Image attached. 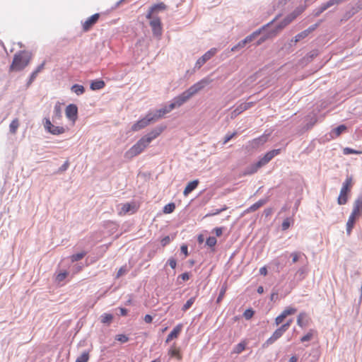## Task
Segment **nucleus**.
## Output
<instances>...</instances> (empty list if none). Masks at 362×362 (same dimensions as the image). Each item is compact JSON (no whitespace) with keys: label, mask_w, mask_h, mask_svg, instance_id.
<instances>
[{"label":"nucleus","mask_w":362,"mask_h":362,"mask_svg":"<svg viewBox=\"0 0 362 362\" xmlns=\"http://www.w3.org/2000/svg\"><path fill=\"white\" fill-rule=\"evenodd\" d=\"M163 129V127H158L141 137L134 145L125 152L124 157L131 160L134 157L141 153L150 144L152 140L157 138L162 133Z\"/></svg>","instance_id":"obj_1"},{"label":"nucleus","mask_w":362,"mask_h":362,"mask_svg":"<svg viewBox=\"0 0 362 362\" xmlns=\"http://www.w3.org/2000/svg\"><path fill=\"white\" fill-rule=\"evenodd\" d=\"M211 79L209 78H204L196 83L193 86H192L187 90L184 91L180 95L175 97L173 99V101L170 104V107L173 110L177 107H180L182 104H184L186 101H187L192 95L198 93L202 88L205 87V86L208 85L211 82Z\"/></svg>","instance_id":"obj_2"},{"label":"nucleus","mask_w":362,"mask_h":362,"mask_svg":"<svg viewBox=\"0 0 362 362\" xmlns=\"http://www.w3.org/2000/svg\"><path fill=\"white\" fill-rule=\"evenodd\" d=\"M362 217V196L358 197L353 203L352 211L346 222V233L350 235L357 220Z\"/></svg>","instance_id":"obj_3"},{"label":"nucleus","mask_w":362,"mask_h":362,"mask_svg":"<svg viewBox=\"0 0 362 362\" xmlns=\"http://www.w3.org/2000/svg\"><path fill=\"white\" fill-rule=\"evenodd\" d=\"M30 59L31 55L26 51H20L16 53L9 67V71L11 72L23 70L28 65Z\"/></svg>","instance_id":"obj_4"},{"label":"nucleus","mask_w":362,"mask_h":362,"mask_svg":"<svg viewBox=\"0 0 362 362\" xmlns=\"http://www.w3.org/2000/svg\"><path fill=\"white\" fill-rule=\"evenodd\" d=\"M354 185V181L351 176L346 177L345 181L343 182L341 188L339 195L337 198V203L339 205L346 204L349 199V194Z\"/></svg>","instance_id":"obj_5"},{"label":"nucleus","mask_w":362,"mask_h":362,"mask_svg":"<svg viewBox=\"0 0 362 362\" xmlns=\"http://www.w3.org/2000/svg\"><path fill=\"white\" fill-rule=\"evenodd\" d=\"M280 153V149H274L267 152L263 158H262L258 162L252 165L250 168L249 173L252 174L257 171L259 168L265 165L268 163L274 156Z\"/></svg>","instance_id":"obj_6"},{"label":"nucleus","mask_w":362,"mask_h":362,"mask_svg":"<svg viewBox=\"0 0 362 362\" xmlns=\"http://www.w3.org/2000/svg\"><path fill=\"white\" fill-rule=\"evenodd\" d=\"M297 15L292 13L287 17H286L276 27V28L269 32L266 37L261 38L257 45H260L262 42H264L267 38H272L276 35V34L284 29L286 25H288L290 23H291L296 18Z\"/></svg>","instance_id":"obj_7"},{"label":"nucleus","mask_w":362,"mask_h":362,"mask_svg":"<svg viewBox=\"0 0 362 362\" xmlns=\"http://www.w3.org/2000/svg\"><path fill=\"white\" fill-rule=\"evenodd\" d=\"M44 127L47 132L53 135H60L66 132L64 127L54 126L48 118L45 119Z\"/></svg>","instance_id":"obj_8"},{"label":"nucleus","mask_w":362,"mask_h":362,"mask_svg":"<svg viewBox=\"0 0 362 362\" xmlns=\"http://www.w3.org/2000/svg\"><path fill=\"white\" fill-rule=\"evenodd\" d=\"M153 118L152 117V114L148 113L146 115L145 117L137 121L135 124H134L132 127V130L133 132H137L144 127H147L151 122H153Z\"/></svg>","instance_id":"obj_9"},{"label":"nucleus","mask_w":362,"mask_h":362,"mask_svg":"<svg viewBox=\"0 0 362 362\" xmlns=\"http://www.w3.org/2000/svg\"><path fill=\"white\" fill-rule=\"evenodd\" d=\"M66 117L71 121L73 124H75L78 118V107L74 104L69 105L65 110Z\"/></svg>","instance_id":"obj_10"},{"label":"nucleus","mask_w":362,"mask_h":362,"mask_svg":"<svg viewBox=\"0 0 362 362\" xmlns=\"http://www.w3.org/2000/svg\"><path fill=\"white\" fill-rule=\"evenodd\" d=\"M297 310L295 308L293 307H286L281 313L278 315L275 318V324L276 325H280L283 322V321L285 320V318L288 315H294L296 313Z\"/></svg>","instance_id":"obj_11"},{"label":"nucleus","mask_w":362,"mask_h":362,"mask_svg":"<svg viewBox=\"0 0 362 362\" xmlns=\"http://www.w3.org/2000/svg\"><path fill=\"white\" fill-rule=\"evenodd\" d=\"M297 310L295 308L293 307H286L281 313L278 315L275 318V324L276 325H280L283 322V321L285 320V318L288 315H294L296 313Z\"/></svg>","instance_id":"obj_12"},{"label":"nucleus","mask_w":362,"mask_h":362,"mask_svg":"<svg viewBox=\"0 0 362 362\" xmlns=\"http://www.w3.org/2000/svg\"><path fill=\"white\" fill-rule=\"evenodd\" d=\"M216 48H211V49H209L203 56L198 59V60L196 62V66L199 69L208 60H209L212 57H214L216 54Z\"/></svg>","instance_id":"obj_13"},{"label":"nucleus","mask_w":362,"mask_h":362,"mask_svg":"<svg viewBox=\"0 0 362 362\" xmlns=\"http://www.w3.org/2000/svg\"><path fill=\"white\" fill-rule=\"evenodd\" d=\"M100 18L99 13H95L88 18H87L83 23H82V28L83 32H88L90 30L92 27L98 22V19Z\"/></svg>","instance_id":"obj_14"},{"label":"nucleus","mask_w":362,"mask_h":362,"mask_svg":"<svg viewBox=\"0 0 362 362\" xmlns=\"http://www.w3.org/2000/svg\"><path fill=\"white\" fill-rule=\"evenodd\" d=\"M260 33L261 30H259L247 36L243 40L239 42L237 45L233 47L231 51L235 52L238 48L244 47L247 43L252 42L257 35L260 34Z\"/></svg>","instance_id":"obj_15"},{"label":"nucleus","mask_w":362,"mask_h":362,"mask_svg":"<svg viewBox=\"0 0 362 362\" xmlns=\"http://www.w3.org/2000/svg\"><path fill=\"white\" fill-rule=\"evenodd\" d=\"M150 26L151 27L154 35L160 36L162 33V25L160 19L158 17L150 19Z\"/></svg>","instance_id":"obj_16"},{"label":"nucleus","mask_w":362,"mask_h":362,"mask_svg":"<svg viewBox=\"0 0 362 362\" xmlns=\"http://www.w3.org/2000/svg\"><path fill=\"white\" fill-rule=\"evenodd\" d=\"M254 105V103L250 102V103H243L240 104L234 110L232 111L230 114V118L234 119L238 115H239L243 112L248 110L251 107H252Z\"/></svg>","instance_id":"obj_17"},{"label":"nucleus","mask_w":362,"mask_h":362,"mask_svg":"<svg viewBox=\"0 0 362 362\" xmlns=\"http://www.w3.org/2000/svg\"><path fill=\"white\" fill-rule=\"evenodd\" d=\"M166 9L167 6L163 2H160L158 4H154L151 7H150L148 12L146 15V18L151 19L154 13L160 11H165Z\"/></svg>","instance_id":"obj_18"},{"label":"nucleus","mask_w":362,"mask_h":362,"mask_svg":"<svg viewBox=\"0 0 362 362\" xmlns=\"http://www.w3.org/2000/svg\"><path fill=\"white\" fill-rule=\"evenodd\" d=\"M182 324L177 325L170 332V333L168 335L165 339V343H169L173 339H177L182 332Z\"/></svg>","instance_id":"obj_19"},{"label":"nucleus","mask_w":362,"mask_h":362,"mask_svg":"<svg viewBox=\"0 0 362 362\" xmlns=\"http://www.w3.org/2000/svg\"><path fill=\"white\" fill-rule=\"evenodd\" d=\"M286 332L281 326L276 329L273 334L266 341V344L269 345L273 344L276 340L280 338L283 334Z\"/></svg>","instance_id":"obj_20"},{"label":"nucleus","mask_w":362,"mask_h":362,"mask_svg":"<svg viewBox=\"0 0 362 362\" xmlns=\"http://www.w3.org/2000/svg\"><path fill=\"white\" fill-rule=\"evenodd\" d=\"M173 109L170 107V105L168 106H165L163 108L156 110V113L152 115V117L153 118V120L156 121L163 117L165 114L170 112Z\"/></svg>","instance_id":"obj_21"},{"label":"nucleus","mask_w":362,"mask_h":362,"mask_svg":"<svg viewBox=\"0 0 362 362\" xmlns=\"http://www.w3.org/2000/svg\"><path fill=\"white\" fill-rule=\"evenodd\" d=\"M136 211V208L134 204L126 203L124 204L119 212V216H124L129 212L134 213Z\"/></svg>","instance_id":"obj_22"},{"label":"nucleus","mask_w":362,"mask_h":362,"mask_svg":"<svg viewBox=\"0 0 362 362\" xmlns=\"http://www.w3.org/2000/svg\"><path fill=\"white\" fill-rule=\"evenodd\" d=\"M268 140V136L267 135H262L257 139H253L252 141H250V144L252 148H257L261 145H263L264 143H266Z\"/></svg>","instance_id":"obj_23"},{"label":"nucleus","mask_w":362,"mask_h":362,"mask_svg":"<svg viewBox=\"0 0 362 362\" xmlns=\"http://www.w3.org/2000/svg\"><path fill=\"white\" fill-rule=\"evenodd\" d=\"M199 182L198 180H194L193 181L189 182L183 191L184 196L187 197L189 193H191L194 189H195L197 187Z\"/></svg>","instance_id":"obj_24"},{"label":"nucleus","mask_w":362,"mask_h":362,"mask_svg":"<svg viewBox=\"0 0 362 362\" xmlns=\"http://www.w3.org/2000/svg\"><path fill=\"white\" fill-rule=\"evenodd\" d=\"M168 354L171 356V357H175L176 358H177L178 360H180L182 358V355L180 354V350L178 347H177L175 346V344H173L169 351H168Z\"/></svg>","instance_id":"obj_25"},{"label":"nucleus","mask_w":362,"mask_h":362,"mask_svg":"<svg viewBox=\"0 0 362 362\" xmlns=\"http://www.w3.org/2000/svg\"><path fill=\"white\" fill-rule=\"evenodd\" d=\"M308 319L306 317V314L305 313H300L297 318V324L300 327H304L308 324Z\"/></svg>","instance_id":"obj_26"},{"label":"nucleus","mask_w":362,"mask_h":362,"mask_svg":"<svg viewBox=\"0 0 362 362\" xmlns=\"http://www.w3.org/2000/svg\"><path fill=\"white\" fill-rule=\"evenodd\" d=\"M267 202V200L265 199H260L252 206H250L247 209L245 210V213H250L252 211H255L259 208L264 205Z\"/></svg>","instance_id":"obj_27"},{"label":"nucleus","mask_w":362,"mask_h":362,"mask_svg":"<svg viewBox=\"0 0 362 362\" xmlns=\"http://www.w3.org/2000/svg\"><path fill=\"white\" fill-rule=\"evenodd\" d=\"M19 126H20L19 119L18 118L13 119L9 124V131H10L11 134H16Z\"/></svg>","instance_id":"obj_28"},{"label":"nucleus","mask_w":362,"mask_h":362,"mask_svg":"<svg viewBox=\"0 0 362 362\" xmlns=\"http://www.w3.org/2000/svg\"><path fill=\"white\" fill-rule=\"evenodd\" d=\"M105 83L103 80H95L90 84V88L93 90H100L105 87Z\"/></svg>","instance_id":"obj_29"},{"label":"nucleus","mask_w":362,"mask_h":362,"mask_svg":"<svg viewBox=\"0 0 362 362\" xmlns=\"http://www.w3.org/2000/svg\"><path fill=\"white\" fill-rule=\"evenodd\" d=\"M294 223V220L292 217H288L285 218L281 224L282 230H286L289 228V227L293 225Z\"/></svg>","instance_id":"obj_30"},{"label":"nucleus","mask_w":362,"mask_h":362,"mask_svg":"<svg viewBox=\"0 0 362 362\" xmlns=\"http://www.w3.org/2000/svg\"><path fill=\"white\" fill-rule=\"evenodd\" d=\"M71 90L75 93L77 95H82L85 92V88L83 86L75 84L71 86Z\"/></svg>","instance_id":"obj_31"},{"label":"nucleus","mask_w":362,"mask_h":362,"mask_svg":"<svg viewBox=\"0 0 362 362\" xmlns=\"http://www.w3.org/2000/svg\"><path fill=\"white\" fill-rule=\"evenodd\" d=\"M246 347V342L245 341H241L239 344H238L233 349V353L234 354H240L243 352Z\"/></svg>","instance_id":"obj_32"},{"label":"nucleus","mask_w":362,"mask_h":362,"mask_svg":"<svg viewBox=\"0 0 362 362\" xmlns=\"http://www.w3.org/2000/svg\"><path fill=\"white\" fill-rule=\"evenodd\" d=\"M195 299L196 298L195 297H192L190 298L186 303L185 304L182 306V310L183 312H185L187 311L188 309H189L191 308V306L193 305V303H194L195 301Z\"/></svg>","instance_id":"obj_33"},{"label":"nucleus","mask_w":362,"mask_h":362,"mask_svg":"<svg viewBox=\"0 0 362 362\" xmlns=\"http://www.w3.org/2000/svg\"><path fill=\"white\" fill-rule=\"evenodd\" d=\"M89 360V352L85 351L80 356H78L76 362H88Z\"/></svg>","instance_id":"obj_34"},{"label":"nucleus","mask_w":362,"mask_h":362,"mask_svg":"<svg viewBox=\"0 0 362 362\" xmlns=\"http://www.w3.org/2000/svg\"><path fill=\"white\" fill-rule=\"evenodd\" d=\"M175 204L174 203H170V204H166L163 207V211L164 214H170L175 210Z\"/></svg>","instance_id":"obj_35"},{"label":"nucleus","mask_w":362,"mask_h":362,"mask_svg":"<svg viewBox=\"0 0 362 362\" xmlns=\"http://www.w3.org/2000/svg\"><path fill=\"white\" fill-rule=\"evenodd\" d=\"M315 333V330L310 329L305 335L301 337L300 341L305 342L311 340Z\"/></svg>","instance_id":"obj_36"},{"label":"nucleus","mask_w":362,"mask_h":362,"mask_svg":"<svg viewBox=\"0 0 362 362\" xmlns=\"http://www.w3.org/2000/svg\"><path fill=\"white\" fill-rule=\"evenodd\" d=\"M346 129V127L344 124L339 125L337 128L333 129V133L335 134V136H339Z\"/></svg>","instance_id":"obj_37"},{"label":"nucleus","mask_w":362,"mask_h":362,"mask_svg":"<svg viewBox=\"0 0 362 362\" xmlns=\"http://www.w3.org/2000/svg\"><path fill=\"white\" fill-rule=\"evenodd\" d=\"M113 319V316L111 314L105 313L101 316V322L104 324L110 323Z\"/></svg>","instance_id":"obj_38"},{"label":"nucleus","mask_w":362,"mask_h":362,"mask_svg":"<svg viewBox=\"0 0 362 362\" xmlns=\"http://www.w3.org/2000/svg\"><path fill=\"white\" fill-rule=\"evenodd\" d=\"M329 4H322L320 8H318L317 9H316L315 12V16H320L322 12H324L325 10H327L329 7Z\"/></svg>","instance_id":"obj_39"},{"label":"nucleus","mask_w":362,"mask_h":362,"mask_svg":"<svg viewBox=\"0 0 362 362\" xmlns=\"http://www.w3.org/2000/svg\"><path fill=\"white\" fill-rule=\"evenodd\" d=\"M85 255H86V252H79V253H77V254H74V255L71 256V260L73 262L78 261V260L83 259Z\"/></svg>","instance_id":"obj_40"},{"label":"nucleus","mask_w":362,"mask_h":362,"mask_svg":"<svg viewBox=\"0 0 362 362\" xmlns=\"http://www.w3.org/2000/svg\"><path fill=\"white\" fill-rule=\"evenodd\" d=\"M308 35V31L303 30L295 36V42H297Z\"/></svg>","instance_id":"obj_41"},{"label":"nucleus","mask_w":362,"mask_h":362,"mask_svg":"<svg viewBox=\"0 0 362 362\" xmlns=\"http://www.w3.org/2000/svg\"><path fill=\"white\" fill-rule=\"evenodd\" d=\"M343 152L345 155L348 154H360L362 153V151H356L354 149H352L351 148H345L343 150Z\"/></svg>","instance_id":"obj_42"},{"label":"nucleus","mask_w":362,"mask_h":362,"mask_svg":"<svg viewBox=\"0 0 362 362\" xmlns=\"http://www.w3.org/2000/svg\"><path fill=\"white\" fill-rule=\"evenodd\" d=\"M217 240L214 237H209L206 239V244L209 247H214L216 245Z\"/></svg>","instance_id":"obj_43"},{"label":"nucleus","mask_w":362,"mask_h":362,"mask_svg":"<svg viewBox=\"0 0 362 362\" xmlns=\"http://www.w3.org/2000/svg\"><path fill=\"white\" fill-rule=\"evenodd\" d=\"M127 266H122L121 267L117 273V275H116V278H119L120 276H122V275H124V274H126L127 272Z\"/></svg>","instance_id":"obj_44"},{"label":"nucleus","mask_w":362,"mask_h":362,"mask_svg":"<svg viewBox=\"0 0 362 362\" xmlns=\"http://www.w3.org/2000/svg\"><path fill=\"white\" fill-rule=\"evenodd\" d=\"M253 315H254V311L252 309H247L243 313L244 317L247 320H250V318H252L253 317Z\"/></svg>","instance_id":"obj_45"},{"label":"nucleus","mask_w":362,"mask_h":362,"mask_svg":"<svg viewBox=\"0 0 362 362\" xmlns=\"http://www.w3.org/2000/svg\"><path fill=\"white\" fill-rule=\"evenodd\" d=\"M116 339L122 343H126L129 341L128 337L124 334H118L116 336Z\"/></svg>","instance_id":"obj_46"},{"label":"nucleus","mask_w":362,"mask_h":362,"mask_svg":"<svg viewBox=\"0 0 362 362\" xmlns=\"http://www.w3.org/2000/svg\"><path fill=\"white\" fill-rule=\"evenodd\" d=\"M68 275L67 272H63L57 274L56 280L59 282L62 281Z\"/></svg>","instance_id":"obj_47"},{"label":"nucleus","mask_w":362,"mask_h":362,"mask_svg":"<svg viewBox=\"0 0 362 362\" xmlns=\"http://www.w3.org/2000/svg\"><path fill=\"white\" fill-rule=\"evenodd\" d=\"M226 291V287H223L220 291V293H219L218 298H217L216 302L218 303H220L222 300V299L223 298Z\"/></svg>","instance_id":"obj_48"},{"label":"nucleus","mask_w":362,"mask_h":362,"mask_svg":"<svg viewBox=\"0 0 362 362\" xmlns=\"http://www.w3.org/2000/svg\"><path fill=\"white\" fill-rule=\"evenodd\" d=\"M54 114L55 116L60 119L62 117V112H61V107L59 105H56L54 107Z\"/></svg>","instance_id":"obj_49"},{"label":"nucleus","mask_w":362,"mask_h":362,"mask_svg":"<svg viewBox=\"0 0 362 362\" xmlns=\"http://www.w3.org/2000/svg\"><path fill=\"white\" fill-rule=\"evenodd\" d=\"M168 263L172 269H175L176 267L177 262L174 258L169 259Z\"/></svg>","instance_id":"obj_50"},{"label":"nucleus","mask_w":362,"mask_h":362,"mask_svg":"<svg viewBox=\"0 0 362 362\" xmlns=\"http://www.w3.org/2000/svg\"><path fill=\"white\" fill-rule=\"evenodd\" d=\"M236 134V132H234L231 134H227L226 135L225 138H224V141L223 143L224 144H226L228 143L230 139H232Z\"/></svg>","instance_id":"obj_51"},{"label":"nucleus","mask_w":362,"mask_h":362,"mask_svg":"<svg viewBox=\"0 0 362 362\" xmlns=\"http://www.w3.org/2000/svg\"><path fill=\"white\" fill-rule=\"evenodd\" d=\"M291 257H292V262L293 263H296L298 261L299 259V253L298 252H293L291 253Z\"/></svg>","instance_id":"obj_52"},{"label":"nucleus","mask_w":362,"mask_h":362,"mask_svg":"<svg viewBox=\"0 0 362 362\" xmlns=\"http://www.w3.org/2000/svg\"><path fill=\"white\" fill-rule=\"evenodd\" d=\"M182 281H186L189 279V274L187 272H185L179 276Z\"/></svg>","instance_id":"obj_53"},{"label":"nucleus","mask_w":362,"mask_h":362,"mask_svg":"<svg viewBox=\"0 0 362 362\" xmlns=\"http://www.w3.org/2000/svg\"><path fill=\"white\" fill-rule=\"evenodd\" d=\"M293 322V320L291 319L288 320L285 324L282 325H281V327L284 329V330H287L289 327L291 326V323Z\"/></svg>","instance_id":"obj_54"},{"label":"nucleus","mask_w":362,"mask_h":362,"mask_svg":"<svg viewBox=\"0 0 362 362\" xmlns=\"http://www.w3.org/2000/svg\"><path fill=\"white\" fill-rule=\"evenodd\" d=\"M170 242V239L169 236H165L161 240V244L163 246H165L166 245L169 244Z\"/></svg>","instance_id":"obj_55"},{"label":"nucleus","mask_w":362,"mask_h":362,"mask_svg":"<svg viewBox=\"0 0 362 362\" xmlns=\"http://www.w3.org/2000/svg\"><path fill=\"white\" fill-rule=\"evenodd\" d=\"M181 252L185 255V257L188 256V248L186 245H183L180 247Z\"/></svg>","instance_id":"obj_56"},{"label":"nucleus","mask_w":362,"mask_h":362,"mask_svg":"<svg viewBox=\"0 0 362 362\" xmlns=\"http://www.w3.org/2000/svg\"><path fill=\"white\" fill-rule=\"evenodd\" d=\"M37 74H37L35 71H34L31 74L30 77V79H29V81H28V83H29V84H30V83H32V82L35 79V78L37 77Z\"/></svg>","instance_id":"obj_57"},{"label":"nucleus","mask_w":362,"mask_h":362,"mask_svg":"<svg viewBox=\"0 0 362 362\" xmlns=\"http://www.w3.org/2000/svg\"><path fill=\"white\" fill-rule=\"evenodd\" d=\"M69 163L68 160H66L59 168L60 171H65L69 168Z\"/></svg>","instance_id":"obj_58"},{"label":"nucleus","mask_w":362,"mask_h":362,"mask_svg":"<svg viewBox=\"0 0 362 362\" xmlns=\"http://www.w3.org/2000/svg\"><path fill=\"white\" fill-rule=\"evenodd\" d=\"M152 320H153V317L151 315H146L145 317H144V321L146 322V323H151L152 322Z\"/></svg>","instance_id":"obj_59"},{"label":"nucleus","mask_w":362,"mask_h":362,"mask_svg":"<svg viewBox=\"0 0 362 362\" xmlns=\"http://www.w3.org/2000/svg\"><path fill=\"white\" fill-rule=\"evenodd\" d=\"M259 274L266 276L267 274V269L266 267H261L259 269Z\"/></svg>","instance_id":"obj_60"},{"label":"nucleus","mask_w":362,"mask_h":362,"mask_svg":"<svg viewBox=\"0 0 362 362\" xmlns=\"http://www.w3.org/2000/svg\"><path fill=\"white\" fill-rule=\"evenodd\" d=\"M215 233L217 236H221L223 233V230L221 228H216L214 229Z\"/></svg>","instance_id":"obj_61"},{"label":"nucleus","mask_w":362,"mask_h":362,"mask_svg":"<svg viewBox=\"0 0 362 362\" xmlns=\"http://www.w3.org/2000/svg\"><path fill=\"white\" fill-rule=\"evenodd\" d=\"M44 66L45 62L42 63L40 66H38L35 71L38 74L44 69Z\"/></svg>","instance_id":"obj_62"},{"label":"nucleus","mask_w":362,"mask_h":362,"mask_svg":"<svg viewBox=\"0 0 362 362\" xmlns=\"http://www.w3.org/2000/svg\"><path fill=\"white\" fill-rule=\"evenodd\" d=\"M120 313L122 316H125L127 315V310L123 308H120Z\"/></svg>","instance_id":"obj_63"},{"label":"nucleus","mask_w":362,"mask_h":362,"mask_svg":"<svg viewBox=\"0 0 362 362\" xmlns=\"http://www.w3.org/2000/svg\"><path fill=\"white\" fill-rule=\"evenodd\" d=\"M298 358L296 356H293L290 358L288 362H297Z\"/></svg>","instance_id":"obj_64"}]
</instances>
